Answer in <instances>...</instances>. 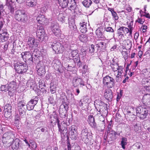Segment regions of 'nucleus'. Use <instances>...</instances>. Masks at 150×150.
I'll list each match as a JSON object with an SVG mask.
<instances>
[{
    "instance_id": "nucleus-1",
    "label": "nucleus",
    "mask_w": 150,
    "mask_h": 150,
    "mask_svg": "<svg viewBox=\"0 0 150 150\" xmlns=\"http://www.w3.org/2000/svg\"><path fill=\"white\" fill-rule=\"evenodd\" d=\"M50 119L52 123L53 121L57 123L59 131L60 133L61 137L63 138L65 136H67L68 131L67 128L63 125V124L66 125L64 122L65 121H63V122L60 123V121L58 118L57 115L55 113L51 115Z\"/></svg>"
},
{
    "instance_id": "nucleus-2",
    "label": "nucleus",
    "mask_w": 150,
    "mask_h": 150,
    "mask_svg": "<svg viewBox=\"0 0 150 150\" xmlns=\"http://www.w3.org/2000/svg\"><path fill=\"white\" fill-rule=\"evenodd\" d=\"M88 129L86 128L83 129L81 132L80 136L81 139L84 143L88 144H92V136L89 134L88 136Z\"/></svg>"
},
{
    "instance_id": "nucleus-3",
    "label": "nucleus",
    "mask_w": 150,
    "mask_h": 150,
    "mask_svg": "<svg viewBox=\"0 0 150 150\" xmlns=\"http://www.w3.org/2000/svg\"><path fill=\"white\" fill-rule=\"evenodd\" d=\"M14 68L16 72L20 74H23L28 69L27 65L23 62H17L15 63Z\"/></svg>"
},
{
    "instance_id": "nucleus-4",
    "label": "nucleus",
    "mask_w": 150,
    "mask_h": 150,
    "mask_svg": "<svg viewBox=\"0 0 150 150\" xmlns=\"http://www.w3.org/2000/svg\"><path fill=\"white\" fill-rule=\"evenodd\" d=\"M15 18L18 21H22L24 23H26L28 19L27 16L24 11L20 10L16 11Z\"/></svg>"
},
{
    "instance_id": "nucleus-5",
    "label": "nucleus",
    "mask_w": 150,
    "mask_h": 150,
    "mask_svg": "<svg viewBox=\"0 0 150 150\" xmlns=\"http://www.w3.org/2000/svg\"><path fill=\"white\" fill-rule=\"evenodd\" d=\"M48 45L49 47L50 46V47L56 52L62 53L64 50V47L61 45V44L59 42L56 41L53 42L49 43Z\"/></svg>"
},
{
    "instance_id": "nucleus-6",
    "label": "nucleus",
    "mask_w": 150,
    "mask_h": 150,
    "mask_svg": "<svg viewBox=\"0 0 150 150\" xmlns=\"http://www.w3.org/2000/svg\"><path fill=\"white\" fill-rule=\"evenodd\" d=\"M103 82L104 85L109 88H112L115 85V79L108 75L103 78Z\"/></svg>"
},
{
    "instance_id": "nucleus-7",
    "label": "nucleus",
    "mask_w": 150,
    "mask_h": 150,
    "mask_svg": "<svg viewBox=\"0 0 150 150\" xmlns=\"http://www.w3.org/2000/svg\"><path fill=\"white\" fill-rule=\"evenodd\" d=\"M18 108L19 115L22 116H24L27 109L25 102L23 100L19 102L18 103Z\"/></svg>"
},
{
    "instance_id": "nucleus-8",
    "label": "nucleus",
    "mask_w": 150,
    "mask_h": 150,
    "mask_svg": "<svg viewBox=\"0 0 150 150\" xmlns=\"http://www.w3.org/2000/svg\"><path fill=\"white\" fill-rule=\"evenodd\" d=\"M136 113L138 115L139 114L140 115V118L144 119L146 118L148 113V110L146 108H143L141 106L137 108L135 110Z\"/></svg>"
},
{
    "instance_id": "nucleus-9",
    "label": "nucleus",
    "mask_w": 150,
    "mask_h": 150,
    "mask_svg": "<svg viewBox=\"0 0 150 150\" xmlns=\"http://www.w3.org/2000/svg\"><path fill=\"white\" fill-rule=\"evenodd\" d=\"M51 29L53 33L56 36H58L61 34V31L59 29V24L56 22L52 23Z\"/></svg>"
},
{
    "instance_id": "nucleus-10",
    "label": "nucleus",
    "mask_w": 150,
    "mask_h": 150,
    "mask_svg": "<svg viewBox=\"0 0 150 150\" xmlns=\"http://www.w3.org/2000/svg\"><path fill=\"white\" fill-rule=\"evenodd\" d=\"M21 57L25 62L28 60V62L29 64H32L33 63V55L29 52H22L21 54Z\"/></svg>"
},
{
    "instance_id": "nucleus-11",
    "label": "nucleus",
    "mask_w": 150,
    "mask_h": 150,
    "mask_svg": "<svg viewBox=\"0 0 150 150\" xmlns=\"http://www.w3.org/2000/svg\"><path fill=\"white\" fill-rule=\"evenodd\" d=\"M14 136L12 132L11 131L5 133L2 137V140L4 143H6L7 142H9L10 139H13Z\"/></svg>"
},
{
    "instance_id": "nucleus-12",
    "label": "nucleus",
    "mask_w": 150,
    "mask_h": 150,
    "mask_svg": "<svg viewBox=\"0 0 150 150\" xmlns=\"http://www.w3.org/2000/svg\"><path fill=\"white\" fill-rule=\"evenodd\" d=\"M74 125H72L69 129V135L72 139L75 140L77 136V132Z\"/></svg>"
},
{
    "instance_id": "nucleus-13",
    "label": "nucleus",
    "mask_w": 150,
    "mask_h": 150,
    "mask_svg": "<svg viewBox=\"0 0 150 150\" xmlns=\"http://www.w3.org/2000/svg\"><path fill=\"white\" fill-rule=\"evenodd\" d=\"M8 87L9 92L8 93L10 96H13V93L12 92L15 90L16 86V83L14 81L11 82H8L7 83Z\"/></svg>"
},
{
    "instance_id": "nucleus-14",
    "label": "nucleus",
    "mask_w": 150,
    "mask_h": 150,
    "mask_svg": "<svg viewBox=\"0 0 150 150\" xmlns=\"http://www.w3.org/2000/svg\"><path fill=\"white\" fill-rule=\"evenodd\" d=\"M67 100V98L66 97L62 99V102L63 104L61 105L60 106L59 112L62 111V112H67L69 109V106L68 104L66 103Z\"/></svg>"
},
{
    "instance_id": "nucleus-15",
    "label": "nucleus",
    "mask_w": 150,
    "mask_h": 150,
    "mask_svg": "<svg viewBox=\"0 0 150 150\" xmlns=\"http://www.w3.org/2000/svg\"><path fill=\"white\" fill-rule=\"evenodd\" d=\"M8 34L6 29H0V40L2 42H4L8 40L9 38Z\"/></svg>"
},
{
    "instance_id": "nucleus-16",
    "label": "nucleus",
    "mask_w": 150,
    "mask_h": 150,
    "mask_svg": "<svg viewBox=\"0 0 150 150\" xmlns=\"http://www.w3.org/2000/svg\"><path fill=\"white\" fill-rule=\"evenodd\" d=\"M89 99L87 97H83L79 102V105L82 107L83 109L87 108L89 103Z\"/></svg>"
},
{
    "instance_id": "nucleus-17",
    "label": "nucleus",
    "mask_w": 150,
    "mask_h": 150,
    "mask_svg": "<svg viewBox=\"0 0 150 150\" xmlns=\"http://www.w3.org/2000/svg\"><path fill=\"white\" fill-rule=\"evenodd\" d=\"M71 54V57L75 63H79L81 62L78 51L77 50H72Z\"/></svg>"
},
{
    "instance_id": "nucleus-18",
    "label": "nucleus",
    "mask_w": 150,
    "mask_h": 150,
    "mask_svg": "<svg viewBox=\"0 0 150 150\" xmlns=\"http://www.w3.org/2000/svg\"><path fill=\"white\" fill-rule=\"evenodd\" d=\"M37 36L41 41H44L47 38L43 29H38L37 33Z\"/></svg>"
},
{
    "instance_id": "nucleus-19",
    "label": "nucleus",
    "mask_w": 150,
    "mask_h": 150,
    "mask_svg": "<svg viewBox=\"0 0 150 150\" xmlns=\"http://www.w3.org/2000/svg\"><path fill=\"white\" fill-rule=\"evenodd\" d=\"M18 3L21 4L26 1V5L29 7H34L36 5L35 0H16Z\"/></svg>"
},
{
    "instance_id": "nucleus-20",
    "label": "nucleus",
    "mask_w": 150,
    "mask_h": 150,
    "mask_svg": "<svg viewBox=\"0 0 150 150\" xmlns=\"http://www.w3.org/2000/svg\"><path fill=\"white\" fill-rule=\"evenodd\" d=\"M36 67L38 69L37 72L39 74L42 75L45 74V67L42 62H40L37 64Z\"/></svg>"
},
{
    "instance_id": "nucleus-21",
    "label": "nucleus",
    "mask_w": 150,
    "mask_h": 150,
    "mask_svg": "<svg viewBox=\"0 0 150 150\" xmlns=\"http://www.w3.org/2000/svg\"><path fill=\"white\" fill-rule=\"evenodd\" d=\"M38 100L34 99H31L26 104V108L28 110H30L33 109L34 106L37 104Z\"/></svg>"
},
{
    "instance_id": "nucleus-22",
    "label": "nucleus",
    "mask_w": 150,
    "mask_h": 150,
    "mask_svg": "<svg viewBox=\"0 0 150 150\" xmlns=\"http://www.w3.org/2000/svg\"><path fill=\"white\" fill-rule=\"evenodd\" d=\"M27 44L30 47H37L39 45V42L33 38L30 37L27 42Z\"/></svg>"
},
{
    "instance_id": "nucleus-23",
    "label": "nucleus",
    "mask_w": 150,
    "mask_h": 150,
    "mask_svg": "<svg viewBox=\"0 0 150 150\" xmlns=\"http://www.w3.org/2000/svg\"><path fill=\"white\" fill-rule=\"evenodd\" d=\"M6 5L7 6L8 9L10 12L13 13L14 11L15 6L12 0H6Z\"/></svg>"
},
{
    "instance_id": "nucleus-24",
    "label": "nucleus",
    "mask_w": 150,
    "mask_h": 150,
    "mask_svg": "<svg viewBox=\"0 0 150 150\" xmlns=\"http://www.w3.org/2000/svg\"><path fill=\"white\" fill-rule=\"evenodd\" d=\"M104 96L106 99L109 101L111 100L113 98L112 91L109 89L106 90L104 93Z\"/></svg>"
},
{
    "instance_id": "nucleus-25",
    "label": "nucleus",
    "mask_w": 150,
    "mask_h": 150,
    "mask_svg": "<svg viewBox=\"0 0 150 150\" xmlns=\"http://www.w3.org/2000/svg\"><path fill=\"white\" fill-rule=\"evenodd\" d=\"M36 20L38 22L41 24H43L47 22V19L43 15H40L37 17Z\"/></svg>"
},
{
    "instance_id": "nucleus-26",
    "label": "nucleus",
    "mask_w": 150,
    "mask_h": 150,
    "mask_svg": "<svg viewBox=\"0 0 150 150\" xmlns=\"http://www.w3.org/2000/svg\"><path fill=\"white\" fill-rule=\"evenodd\" d=\"M67 6L71 10H74L76 7V0H68Z\"/></svg>"
},
{
    "instance_id": "nucleus-27",
    "label": "nucleus",
    "mask_w": 150,
    "mask_h": 150,
    "mask_svg": "<svg viewBox=\"0 0 150 150\" xmlns=\"http://www.w3.org/2000/svg\"><path fill=\"white\" fill-rule=\"evenodd\" d=\"M5 114L10 115L12 112V107L10 104H6L4 107Z\"/></svg>"
},
{
    "instance_id": "nucleus-28",
    "label": "nucleus",
    "mask_w": 150,
    "mask_h": 150,
    "mask_svg": "<svg viewBox=\"0 0 150 150\" xmlns=\"http://www.w3.org/2000/svg\"><path fill=\"white\" fill-rule=\"evenodd\" d=\"M143 102L150 106V94H146L144 95L142 99Z\"/></svg>"
},
{
    "instance_id": "nucleus-29",
    "label": "nucleus",
    "mask_w": 150,
    "mask_h": 150,
    "mask_svg": "<svg viewBox=\"0 0 150 150\" xmlns=\"http://www.w3.org/2000/svg\"><path fill=\"white\" fill-rule=\"evenodd\" d=\"M128 28L125 27H120L117 30L118 34L124 35L128 33Z\"/></svg>"
},
{
    "instance_id": "nucleus-30",
    "label": "nucleus",
    "mask_w": 150,
    "mask_h": 150,
    "mask_svg": "<svg viewBox=\"0 0 150 150\" xmlns=\"http://www.w3.org/2000/svg\"><path fill=\"white\" fill-rule=\"evenodd\" d=\"M107 106L108 104H106L105 105L103 106L102 107H100V110L98 111L102 115L104 116L107 115L108 113Z\"/></svg>"
},
{
    "instance_id": "nucleus-31",
    "label": "nucleus",
    "mask_w": 150,
    "mask_h": 150,
    "mask_svg": "<svg viewBox=\"0 0 150 150\" xmlns=\"http://www.w3.org/2000/svg\"><path fill=\"white\" fill-rule=\"evenodd\" d=\"M80 29L81 32L83 33H86L87 30L86 28L87 23L83 22L82 23H80Z\"/></svg>"
},
{
    "instance_id": "nucleus-32",
    "label": "nucleus",
    "mask_w": 150,
    "mask_h": 150,
    "mask_svg": "<svg viewBox=\"0 0 150 150\" xmlns=\"http://www.w3.org/2000/svg\"><path fill=\"white\" fill-rule=\"evenodd\" d=\"M107 133L109 135H112L111 138L112 140H114L117 138V137L116 136V135L118 136H119L120 135V133L116 132L112 129L110 130L109 131H107Z\"/></svg>"
},
{
    "instance_id": "nucleus-33",
    "label": "nucleus",
    "mask_w": 150,
    "mask_h": 150,
    "mask_svg": "<svg viewBox=\"0 0 150 150\" xmlns=\"http://www.w3.org/2000/svg\"><path fill=\"white\" fill-rule=\"evenodd\" d=\"M108 11H110L111 12L112 18L115 22L116 21H117L119 18V17L113 8H108Z\"/></svg>"
},
{
    "instance_id": "nucleus-34",
    "label": "nucleus",
    "mask_w": 150,
    "mask_h": 150,
    "mask_svg": "<svg viewBox=\"0 0 150 150\" xmlns=\"http://www.w3.org/2000/svg\"><path fill=\"white\" fill-rule=\"evenodd\" d=\"M88 121L90 125L92 127L95 128L96 127V124L94 118L91 115L88 117Z\"/></svg>"
},
{
    "instance_id": "nucleus-35",
    "label": "nucleus",
    "mask_w": 150,
    "mask_h": 150,
    "mask_svg": "<svg viewBox=\"0 0 150 150\" xmlns=\"http://www.w3.org/2000/svg\"><path fill=\"white\" fill-rule=\"evenodd\" d=\"M106 104L104 103V102L102 101L99 100H96L94 102V104L95 106H96V108L97 107L98 108L100 107H102L103 106L105 105Z\"/></svg>"
},
{
    "instance_id": "nucleus-36",
    "label": "nucleus",
    "mask_w": 150,
    "mask_h": 150,
    "mask_svg": "<svg viewBox=\"0 0 150 150\" xmlns=\"http://www.w3.org/2000/svg\"><path fill=\"white\" fill-rule=\"evenodd\" d=\"M19 146V140L18 139H16L13 141L12 144V148L13 149H17Z\"/></svg>"
},
{
    "instance_id": "nucleus-37",
    "label": "nucleus",
    "mask_w": 150,
    "mask_h": 150,
    "mask_svg": "<svg viewBox=\"0 0 150 150\" xmlns=\"http://www.w3.org/2000/svg\"><path fill=\"white\" fill-rule=\"evenodd\" d=\"M59 5L63 8L67 7L68 5V0H58Z\"/></svg>"
},
{
    "instance_id": "nucleus-38",
    "label": "nucleus",
    "mask_w": 150,
    "mask_h": 150,
    "mask_svg": "<svg viewBox=\"0 0 150 150\" xmlns=\"http://www.w3.org/2000/svg\"><path fill=\"white\" fill-rule=\"evenodd\" d=\"M29 147L32 150H35L37 147V146L36 142L33 140L30 139Z\"/></svg>"
},
{
    "instance_id": "nucleus-39",
    "label": "nucleus",
    "mask_w": 150,
    "mask_h": 150,
    "mask_svg": "<svg viewBox=\"0 0 150 150\" xmlns=\"http://www.w3.org/2000/svg\"><path fill=\"white\" fill-rule=\"evenodd\" d=\"M82 79L80 78H77L74 79L73 81L74 86L75 87L76 86L79 84L84 85V84L82 83Z\"/></svg>"
},
{
    "instance_id": "nucleus-40",
    "label": "nucleus",
    "mask_w": 150,
    "mask_h": 150,
    "mask_svg": "<svg viewBox=\"0 0 150 150\" xmlns=\"http://www.w3.org/2000/svg\"><path fill=\"white\" fill-rule=\"evenodd\" d=\"M96 46L101 49H104L106 48V43L103 41L98 42L96 43Z\"/></svg>"
},
{
    "instance_id": "nucleus-41",
    "label": "nucleus",
    "mask_w": 150,
    "mask_h": 150,
    "mask_svg": "<svg viewBox=\"0 0 150 150\" xmlns=\"http://www.w3.org/2000/svg\"><path fill=\"white\" fill-rule=\"evenodd\" d=\"M88 36L86 35L81 34L79 36L80 41L83 42H86L88 40Z\"/></svg>"
},
{
    "instance_id": "nucleus-42",
    "label": "nucleus",
    "mask_w": 150,
    "mask_h": 150,
    "mask_svg": "<svg viewBox=\"0 0 150 150\" xmlns=\"http://www.w3.org/2000/svg\"><path fill=\"white\" fill-rule=\"evenodd\" d=\"M69 26L70 30L73 32H75L77 30V27L74 22L69 23Z\"/></svg>"
},
{
    "instance_id": "nucleus-43",
    "label": "nucleus",
    "mask_w": 150,
    "mask_h": 150,
    "mask_svg": "<svg viewBox=\"0 0 150 150\" xmlns=\"http://www.w3.org/2000/svg\"><path fill=\"white\" fill-rule=\"evenodd\" d=\"M127 139L126 138L123 137L122 138V140L121 142V145L122 148L125 149V146L127 144Z\"/></svg>"
},
{
    "instance_id": "nucleus-44",
    "label": "nucleus",
    "mask_w": 150,
    "mask_h": 150,
    "mask_svg": "<svg viewBox=\"0 0 150 150\" xmlns=\"http://www.w3.org/2000/svg\"><path fill=\"white\" fill-rule=\"evenodd\" d=\"M119 66L118 65V64L117 63L112 64H111L112 69L114 71H117Z\"/></svg>"
},
{
    "instance_id": "nucleus-45",
    "label": "nucleus",
    "mask_w": 150,
    "mask_h": 150,
    "mask_svg": "<svg viewBox=\"0 0 150 150\" xmlns=\"http://www.w3.org/2000/svg\"><path fill=\"white\" fill-rule=\"evenodd\" d=\"M92 3V1L91 0H84L82 2L83 6L86 7H88Z\"/></svg>"
},
{
    "instance_id": "nucleus-46",
    "label": "nucleus",
    "mask_w": 150,
    "mask_h": 150,
    "mask_svg": "<svg viewBox=\"0 0 150 150\" xmlns=\"http://www.w3.org/2000/svg\"><path fill=\"white\" fill-rule=\"evenodd\" d=\"M1 90L2 91L6 92L8 91L9 92L8 87L7 83L6 85H2L1 87Z\"/></svg>"
},
{
    "instance_id": "nucleus-47",
    "label": "nucleus",
    "mask_w": 150,
    "mask_h": 150,
    "mask_svg": "<svg viewBox=\"0 0 150 150\" xmlns=\"http://www.w3.org/2000/svg\"><path fill=\"white\" fill-rule=\"evenodd\" d=\"M65 17L63 15V14L62 13L59 14L58 19V20L62 23L65 22Z\"/></svg>"
},
{
    "instance_id": "nucleus-48",
    "label": "nucleus",
    "mask_w": 150,
    "mask_h": 150,
    "mask_svg": "<svg viewBox=\"0 0 150 150\" xmlns=\"http://www.w3.org/2000/svg\"><path fill=\"white\" fill-rule=\"evenodd\" d=\"M96 34L99 38H103V35L102 33L100 31V29H97L96 32Z\"/></svg>"
},
{
    "instance_id": "nucleus-49",
    "label": "nucleus",
    "mask_w": 150,
    "mask_h": 150,
    "mask_svg": "<svg viewBox=\"0 0 150 150\" xmlns=\"http://www.w3.org/2000/svg\"><path fill=\"white\" fill-rule=\"evenodd\" d=\"M59 113L60 116L61 117L64 118V120H66L67 119V112H62V111L59 112Z\"/></svg>"
},
{
    "instance_id": "nucleus-50",
    "label": "nucleus",
    "mask_w": 150,
    "mask_h": 150,
    "mask_svg": "<svg viewBox=\"0 0 150 150\" xmlns=\"http://www.w3.org/2000/svg\"><path fill=\"white\" fill-rule=\"evenodd\" d=\"M123 66H120L117 69L118 73L117 75L119 76H121L122 73L123 72Z\"/></svg>"
},
{
    "instance_id": "nucleus-51",
    "label": "nucleus",
    "mask_w": 150,
    "mask_h": 150,
    "mask_svg": "<svg viewBox=\"0 0 150 150\" xmlns=\"http://www.w3.org/2000/svg\"><path fill=\"white\" fill-rule=\"evenodd\" d=\"M104 30L106 32H109L110 33H114V30L111 27H105Z\"/></svg>"
},
{
    "instance_id": "nucleus-52",
    "label": "nucleus",
    "mask_w": 150,
    "mask_h": 150,
    "mask_svg": "<svg viewBox=\"0 0 150 150\" xmlns=\"http://www.w3.org/2000/svg\"><path fill=\"white\" fill-rule=\"evenodd\" d=\"M145 21L144 19H143L141 17H138L136 21V23H138L141 24H143Z\"/></svg>"
},
{
    "instance_id": "nucleus-53",
    "label": "nucleus",
    "mask_w": 150,
    "mask_h": 150,
    "mask_svg": "<svg viewBox=\"0 0 150 150\" xmlns=\"http://www.w3.org/2000/svg\"><path fill=\"white\" fill-rule=\"evenodd\" d=\"M89 52L91 54H93L95 51L94 45H91L89 48Z\"/></svg>"
},
{
    "instance_id": "nucleus-54",
    "label": "nucleus",
    "mask_w": 150,
    "mask_h": 150,
    "mask_svg": "<svg viewBox=\"0 0 150 150\" xmlns=\"http://www.w3.org/2000/svg\"><path fill=\"white\" fill-rule=\"evenodd\" d=\"M48 101L49 102V103L50 104H54V100L52 96H50L48 98Z\"/></svg>"
},
{
    "instance_id": "nucleus-55",
    "label": "nucleus",
    "mask_w": 150,
    "mask_h": 150,
    "mask_svg": "<svg viewBox=\"0 0 150 150\" xmlns=\"http://www.w3.org/2000/svg\"><path fill=\"white\" fill-rule=\"evenodd\" d=\"M46 86L44 82H43L42 80H40L39 82V87H41V88H43V87Z\"/></svg>"
},
{
    "instance_id": "nucleus-56",
    "label": "nucleus",
    "mask_w": 150,
    "mask_h": 150,
    "mask_svg": "<svg viewBox=\"0 0 150 150\" xmlns=\"http://www.w3.org/2000/svg\"><path fill=\"white\" fill-rule=\"evenodd\" d=\"M112 121H111L109 123L108 126V130L107 131H109L110 130L112 129Z\"/></svg>"
},
{
    "instance_id": "nucleus-57",
    "label": "nucleus",
    "mask_w": 150,
    "mask_h": 150,
    "mask_svg": "<svg viewBox=\"0 0 150 150\" xmlns=\"http://www.w3.org/2000/svg\"><path fill=\"white\" fill-rule=\"evenodd\" d=\"M50 90L51 93L52 94L54 93L56 91V88L55 87L51 86L50 87Z\"/></svg>"
},
{
    "instance_id": "nucleus-58",
    "label": "nucleus",
    "mask_w": 150,
    "mask_h": 150,
    "mask_svg": "<svg viewBox=\"0 0 150 150\" xmlns=\"http://www.w3.org/2000/svg\"><path fill=\"white\" fill-rule=\"evenodd\" d=\"M144 14H141V17L144 16L148 18H150V14L149 13H146V12H144Z\"/></svg>"
},
{
    "instance_id": "nucleus-59",
    "label": "nucleus",
    "mask_w": 150,
    "mask_h": 150,
    "mask_svg": "<svg viewBox=\"0 0 150 150\" xmlns=\"http://www.w3.org/2000/svg\"><path fill=\"white\" fill-rule=\"evenodd\" d=\"M118 35L119 38L120 40H124L125 39V35L118 34Z\"/></svg>"
},
{
    "instance_id": "nucleus-60",
    "label": "nucleus",
    "mask_w": 150,
    "mask_h": 150,
    "mask_svg": "<svg viewBox=\"0 0 150 150\" xmlns=\"http://www.w3.org/2000/svg\"><path fill=\"white\" fill-rule=\"evenodd\" d=\"M45 128H42L41 129H40V127H38L35 130V132H39L40 130H41L42 132H44L46 130Z\"/></svg>"
},
{
    "instance_id": "nucleus-61",
    "label": "nucleus",
    "mask_w": 150,
    "mask_h": 150,
    "mask_svg": "<svg viewBox=\"0 0 150 150\" xmlns=\"http://www.w3.org/2000/svg\"><path fill=\"white\" fill-rule=\"evenodd\" d=\"M20 120V118L18 115H15V120L16 122H17V121L18 122H19Z\"/></svg>"
},
{
    "instance_id": "nucleus-62",
    "label": "nucleus",
    "mask_w": 150,
    "mask_h": 150,
    "mask_svg": "<svg viewBox=\"0 0 150 150\" xmlns=\"http://www.w3.org/2000/svg\"><path fill=\"white\" fill-rule=\"evenodd\" d=\"M142 27L143 32L145 33L146 31V30L147 28V26L145 25H142Z\"/></svg>"
},
{
    "instance_id": "nucleus-63",
    "label": "nucleus",
    "mask_w": 150,
    "mask_h": 150,
    "mask_svg": "<svg viewBox=\"0 0 150 150\" xmlns=\"http://www.w3.org/2000/svg\"><path fill=\"white\" fill-rule=\"evenodd\" d=\"M141 144L140 143H137L135 144L136 148L137 149H139L141 147Z\"/></svg>"
},
{
    "instance_id": "nucleus-64",
    "label": "nucleus",
    "mask_w": 150,
    "mask_h": 150,
    "mask_svg": "<svg viewBox=\"0 0 150 150\" xmlns=\"http://www.w3.org/2000/svg\"><path fill=\"white\" fill-rule=\"evenodd\" d=\"M144 75L145 77L148 78L149 77H150V71H148L147 72H146L145 74H144Z\"/></svg>"
}]
</instances>
